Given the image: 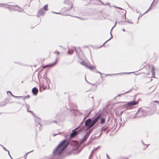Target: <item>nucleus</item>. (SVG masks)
Returning a JSON list of instances; mask_svg holds the SVG:
<instances>
[{
    "label": "nucleus",
    "mask_w": 159,
    "mask_h": 159,
    "mask_svg": "<svg viewBox=\"0 0 159 159\" xmlns=\"http://www.w3.org/2000/svg\"><path fill=\"white\" fill-rule=\"evenodd\" d=\"M66 139L62 141L56 148L55 150L53 151L54 155L60 154L61 153L64 149L67 146V144H65Z\"/></svg>",
    "instance_id": "obj_1"
},
{
    "label": "nucleus",
    "mask_w": 159,
    "mask_h": 159,
    "mask_svg": "<svg viewBox=\"0 0 159 159\" xmlns=\"http://www.w3.org/2000/svg\"><path fill=\"white\" fill-rule=\"evenodd\" d=\"M139 103L138 101H135L134 100L127 102L126 104L125 105V107L128 108L132 106L136 105Z\"/></svg>",
    "instance_id": "obj_2"
},
{
    "label": "nucleus",
    "mask_w": 159,
    "mask_h": 159,
    "mask_svg": "<svg viewBox=\"0 0 159 159\" xmlns=\"http://www.w3.org/2000/svg\"><path fill=\"white\" fill-rule=\"evenodd\" d=\"M93 121H92L90 119H88L85 122V126L88 127V129H89L91 128L93 125Z\"/></svg>",
    "instance_id": "obj_3"
},
{
    "label": "nucleus",
    "mask_w": 159,
    "mask_h": 159,
    "mask_svg": "<svg viewBox=\"0 0 159 159\" xmlns=\"http://www.w3.org/2000/svg\"><path fill=\"white\" fill-rule=\"evenodd\" d=\"M79 128V127H78L77 128H76L75 130H73L72 131V133L70 134V137L73 138L75 137V136H76L77 134L78 133V132L77 131H76V130H77L78 128Z\"/></svg>",
    "instance_id": "obj_4"
},
{
    "label": "nucleus",
    "mask_w": 159,
    "mask_h": 159,
    "mask_svg": "<svg viewBox=\"0 0 159 159\" xmlns=\"http://www.w3.org/2000/svg\"><path fill=\"white\" fill-rule=\"evenodd\" d=\"M45 13V11H44L43 8H41L38 11V15H37V16L39 17V16H43Z\"/></svg>",
    "instance_id": "obj_5"
},
{
    "label": "nucleus",
    "mask_w": 159,
    "mask_h": 159,
    "mask_svg": "<svg viewBox=\"0 0 159 159\" xmlns=\"http://www.w3.org/2000/svg\"><path fill=\"white\" fill-rule=\"evenodd\" d=\"M101 116V115H99L95 118V119L93 121V125H94L98 121L100 118V117Z\"/></svg>",
    "instance_id": "obj_6"
},
{
    "label": "nucleus",
    "mask_w": 159,
    "mask_h": 159,
    "mask_svg": "<svg viewBox=\"0 0 159 159\" xmlns=\"http://www.w3.org/2000/svg\"><path fill=\"white\" fill-rule=\"evenodd\" d=\"M0 7H4L6 8L9 9H10V7H9V6H11V5H10L9 4H2V3H0Z\"/></svg>",
    "instance_id": "obj_7"
},
{
    "label": "nucleus",
    "mask_w": 159,
    "mask_h": 159,
    "mask_svg": "<svg viewBox=\"0 0 159 159\" xmlns=\"http://www.w3.org/2000/svg\"><path fill=\"white\" fill-rule=\"evenodd\" d=\"M75 50L77 53H80L82 52L80 47H75Z\"/></svg>",
    "instance_id": "obj_8"
},
{
    "label": "nucleus",
    "mask_w": 159,
    "mask_h": 159,
    "mask_svg": "<svg viewBox=\"0 0 159 159\" xmlns=\"http://www.w3.org/2000/svg\"><path fill=\"white\" fill-rule=\"evenodd\" d=\"M32 92L34 95H36L38 92V90L36 87H34L32 89Z\"/></svg>",
    "instance_id": "obj_9"
},
{
    "label": "nucleus",
    "mask_w": 159,
    "mask_h": 159,
    "mask_svg": "<svg viewBox=\"0 0 159 159\" xmlns=\"http://www.w3.org/2000/svg\"><path fill=\"white\" fill-rule=\"evenodd\" d=\"M155 1V0H154L153 1V2H152V4H151V5H150V7L149 8V9L145 12H144L143 14L141 16H142L144 14H145L146 13H147V12H148L152 8V3L154 2Z\"/></svg>",
    "instance_id": "obj_10"
},
{
    "label": "nucleus",
    "mask_w": 159,
    "mask_h": 159,
    "mask_svg": "<svg viewBox=\"0 0 159 159\" xmlns=\"http://www.w3.org/2000/svg\"><path fill=\"white\" fill-rule=\"evenodd\" d=\"M87 68H89L91 70H93L96 69V68L94 66H88V67H87Z\"/></svg>",
    "instance_id": "obj_11"
},
{
    "label": "nucleus",
    "mask_w": 159,
    "mask_h": 159,
    "mask_svg": "<svg viewBox=\"0 0 159 159\" xmlns=\"http://www.w3.org/2000/svg\"><path fill=\"white\" fill-rule=\"evenodd\" d=\"M57 61H58L57 59L55 61V62L54 63L49 64L48 65L45 66L44 67H43V68H45V67H46L48 66H54L56 64L57 62Z\"/></svg>",
    "instance_id": "obj_12"
},
{
    "label": "nucleus",
    "mask_w": 159,
    "mask_h": 159,
    "mask_svg": "<svg viewBox=\"0 0 159 159\" xmlns=\"http://www.w3.org/2000/svg\"><path fill=\"white\" fill-rule=\"evenodd\" d=\"M30 98V96L29 95H28L25 96H20V98L23 99L25 100V99L29 98Z\"/></svg>",
    "instance_id": "obj_13"
},
{
    "label": "nucleus",
    "mask_w": 159,
    "mask_h": 159,
    "mask_svg": "<svg viewBox=\"0 0 159 159\" xmlns=\"http://www.w3.org/2000/svg\"><path fill=\"white\" fill-rule=\"evenodd\" d=\"M48 5H45L42 8H43V9L44 10L47 11L48 10Z\"/></svg>",
    "instance_id": "obj_14"
},
{
    "label": "nucleus",
    "mask_w": 159,
    "mask_h": 159,
    "mask_svg": "<svg viewBox=\"0 0 159 159\" xmlns=\"http://www.w3.org/2000/svg\"><path fill=\"white\" fill-rule=\"evenodd\" d=\"M80 64L82 65L85 66L86 68L88 67V65L84 61L80 62Z\"/></svg>",
    "instance_id": "obj_15"
},
{
    "label": "nucleus",
    "mask_w": 159,
    "mask_h": 159,
    "mask_svg": "<svg viewBox=\"0 0 159 159\" xmlns=\"http://www.w3.org/2000/svg\"><path fill=\"white\" fill-rule=\"evenodd\" d=\"M101 123H102L105 122V120L104 118H103L102 117L101 118Z\"/></svg>",
    "instance_id": "obj_16"
},
{
    "label": "nucleus",
    "mask_w": 159,
    "mask_h": 159,
    "mask_svg": "<svg viewBox=\"0 0 159 159\" xmlns=\"http://www.w3.org/2000/svg\"><path fill=\"white\" fill-rule=\"evenodd\" d=\"M73 50H69L68 51V53L69 54H71L73 53Z\"/></svg>",
    "instance_id": "obj_17"
},
{
    "label": "nucleus",
    "mask_w": 159,
    "mask_h": 159,
    "mask_svg": "<svg viewBox=\"0 0 159 159\" xmlns=\"http://www.w3.org/2000/svg\"><path fill=\"white\" fill-rule=\"evenodd\" d=\"M8 92L10 93H11V96H12V97H14V98H20V96H14V95H13L10 92V91H8Z\"/></svg>",
    "instance_id": "obj_18"
},
{
    "label": "nucleus",
    "mask_w": 159,
    "mask_h": 159,
    "mask_svg": "<svg viewBox=\"0 0 159 159\" xmlns=\"http://www.w3.org/2000/svg\"><path fill=\"white\" fill-rule=\"evenodd\" d=\"M123 11H122V12L124 13L125 19H126L125 13L126 12V10L123 9H122Z\"/></svg>",
    "instance_id": "obj_19"
},
{
    "label": "nucleus",
    "mask_w": 159,
    "mask_h": 159,
    "mask_svg": "<svg viewBox=\"0 0 159 159\" xmlns=\"http://www.w3.org/2000/svg\"><path fill=\"white\" fill-rule=\"evenodd\" d=\"M152 73H154V67L153 66H152Z\"/></svg>",
    "instance_id": "obj_20"
},
{
    "label": "nucleus",
    "mask_w": 159,
    "mask_h": 159,
    "mask_svg": "<svg viewBox=\"0 0 159 159\" xmlns=\"http://www.w3.org/2000/svg\"><path fill=\"white\" fill-rule=\"evenodd\" d=\"M113 7L116 8H118V9H121V10H122L123 9L121 8H120V7H117V6H113Z\"/></svg>",
    "instance_id": "obj_21"
},
{
    "label": "nucleus",
    "mask_w": 159,
    "mask_h": 159,
    "mask_svg": "<svg viewBox=\"0 0 159 159\" xmlns=\"http://www.w3.org/2000/svg\"><path fill=\"white\" fill-rule=\"evenodd\" d=\"M100 4L103 5H105V4L104 3L102 2L101 1L100 2Z\"/></svg>",
    "instance_id": "obj_22"
},
{
    "label": "nucleus",
    "mask_w": 159,
    "mask_h": 159,
    "mask_svg": "<svg viewBox=\"0 0 159 159\" xmlns=\"http://www.w3.org/2000/svg\"><path fill=\"white\" fill-rule=\"evenodd\" d=\"M69 2V0H65L64 1V3H68V2Z\"/></svg>",
    "instance_id": "obj_23"
},
{
    "label": "nucleus",
    "mask_w": 159,
    "mask_h": 159,
    "mask_svg": "<svg viewBox=\"0 0 159 159\" xmlns=\"http://www.w3.org/2000/svg\"><path fill=\"white\" fill-rule=\"evenodd\" d=\"M125 22H128V23H129V24H133V22H131L130 21H127V20H125Z\"/></svg>",
    "instance_id": "obj_24"
},
{
    "label": "nucleus",
    "mask_w": 159,
    "mask_h": 159,
    "mask_svg": "<svg viewBox=\"0 0 159 159\" xmlns=\"http://www.w3.org/2000/svg\"><path fill=\"white\" fill-rule=\"evenodd\" d=\"M73 5L72 4L70 6V7L69 9H67L66 10H70L72 7Z\"/></svg>",
    "instance_id": "obj_25"
},
{
    "label": "nucleus",
    "mask_w": 159,
    "mask_h": 159,
    "mask_svg": "<svg viewBox=\"0 0 159 159\" xmlns=\"http://www.w3.org/2000/svg\"><path fill=\"white\" fill-rule=\"evenodd\" d=\"M75 17H76V18H80L81 20H85V19L84 18H80L78 16H74Z\"/></svg>",
    "instance_id": "obj_26"
},
{
    "label": "nucleus",
    "mask_w": 159,
    "mask_h": 159,
    "mask_svg": "<svg viewBox=\"0 0 159 159\" xmlns=\"http://www.w3.org/2000/svg\"><path fill=\"white\" fill-rule=\"evenodd\" d=\"M116 23H117V22H116L115 23V25L112 27V28L111 29V30H112V29H113V28H114L116 25Z\"/></svg>",
    "instance_id": "obj_27"
},
{
    "label": "nucleus",
    "mask_w": 159,
    "mask_h": 159,
    "mask_svg": "<svg viewBox=\"0 0 159 159\" xmlns=\"http://www.w3.org/2000/svg\"><path fill=\"white\" fill-rule=\"evenodd\" d=\"M109 4L108 2H107L105 4V5H109V6L111 7L109 5Z\"/></svg>",
    "instance_id": "obj_28"
},
{
    "label": "nucleus",
    "mask_w": 159,
    "mask_h": 159,
    "mask_svg": "<svg viewBox=\"0 0 159 159\" xmlns=\"http://www.w3.org/2000/svg\"><path fill=\"white\" fill-rule=\"evenodd\" d=\"M12 9H13V10H16V11H17L19 12H20V11L19 10H18V9H14V8H12Z\"/></svg>",
    "instance_id": "obj_29"
},
{
    "label": "nucleus",
    "mask_w": 159,
    "mask_h": 159,
    "mask_svg": "<svg viewBox=\"0 0 159 159\" xmlns=\"http://www.w3.org/2000/svg\"><path fill=\"white\" fill-rule=\"evenodd\" d=\"M86 140V139H85V137H84V139H83L82 141L83 142H84V141H85Z\"/></svg>",
    "instance_id": "obj_30"
},
{
    "label": "nucleus",
    "mask_w": 159,
    "mask_h": 159,
    "mask_svg": "<svg viewBox=\"0 0 159 159\" xmlns=\"http://www.w3.org/2000/svg\"><path fill=\"white\" fill-rule=\"evenodd\" d=\"M14 6L15 7H19V8H20V7L17 5H16L15 6Z\"/></svg>",
    "instance_id": "obj_31"
},
{
    "label": "nucleus",
    "mask_w": 159,
    "mask_h": 159,
    "mask_svg": "<svg viewBox=\"0 0 159 159\" xmlns=\"http://www.w3.org/2000/svg\"><path fill=\"white\" fill-rule=\"evenodd\" d=\"M56 14H61V13H60V12H56Z\"/></svg>",
    "instance_id": "obj_32"
},
{
    "label": "nucleus",
    "mask_w": 159,
    "mask_h": 159,
    "mask_svg": "<svg viewBox=\"0 0 159 159\" xmlns=\"http://www.w3.org/2000/svg\"><path fill=\"white\" fill-rule=\"evenodd\" d=\"M152 75L153 76H154L155 75V73L154 72V73H152Z\"/></svg>",
    "instance_id": "obj_33"
},
{
    "label": "nucleus",
    "mask_w": 159,
    "mask_h": 159,
    "mask_svg": "<svg viewBox=\"0 0 159 159\" xmlns=\"http://www.w3.org/2000/svg\"><path fill=\"white\" fill-rule=\"evenodd\" d=\"M52 13H55V14H56V12H54V11H52Z\"/></svg>",
    "instance_id": "obj_34"
},
{
    "label": "nucleus",
    "mask_w": 159,
    "mask_h": 159,
    "mask_svg": "<svg viewBox=\"0 0 159 159\" xmlns=\"http://www.w3.org/2000/svg\"><path fill=\"white\" fill-rule=\"evenodd\" d=\"M33 151V150H32V151H30V152H28L27 153H26V154H28L29 153H30V152H32Z\"/></svg>",
    "instance_id": "obj_35"
},
{
    "label": "nucleus",
    "mask_w": 159,
    "mask_h": 159,
    "mask_svg": "<svg viewBox=\"0 0 159 159\" xmlns=\"http://www.w3.org/2000/svg\"><path fill=\"white\" fill-rule=\"evenodd\" d=\"M98 2H100L101 1L100 0H97Z\"/></svg>",
    "instance_id": "obj_36"
},
{
    "label": "nucleus",
    "mask_w": 159,
    "mask_h": 159,
    "mask_svg": "<svg viewBox=\"0 0 159 159\" xmlns=\"http://www.w3.org/2000/svg\"><path fill=\"white\" fill-rule=\"evenodd\" d=\"M97 72L99 73L100 74H102L100 72L98 71Z\"/></svg>",
    "instance_id": "obj_37"
},
{
    "label": "nucleus",
    "mask_w": 159,
    "mask_h": 159,
    "mask_svg": "<svg viewBox=\"0 0 159 159\" xmlns=\"http://www.w3.org/2000/svg\"><path fill=\"white\" fill-rule=\"evenodd\" d=\"M28 112H31V113H32V112L31 111H29L28 110Z\"/></svg>",
    "instance_id": "obj_38"
},
{
    "label": "nucleus",
    "mask_w": 159,
    "mask_h": 159,
    "mask_svg": "<svg viewBox=\"0 0 159 159\" xmlns=\"http://www.w3.org/2000/svg\"><path fill=\"white\" fill-rule=\"evenodd\" d=\"M98 147H97V148L96 149H94V150H93V151H94L95 150H96V149Z\"/></svg>",
    "instance_id": "obj_39"
},
{
    "label": "nucleus",
    "mask_w": 159,
    "mask_h": 159,
    "mask_svg": "<svg viewBox=\"0 0 159 159\" xmlns=\"http://www.w3.org/2000/svg\"><path fill=\"white\" fill-rule=\"evenodd\" d=\"M108 41V40H107V41H106V42H105V43H104L103 45L104 44V43H106V42H107V41Z\"/></svg>",
    "instance_id": "obj_40"
},
{
    "label": "nucleus",
    "mask_w": 159,
    "mask_h": 159,
    "mask_svg": "<svg viewBox=\"0 0 159 159\" xmlns=\"http://www.w3.org/2000/svg\"><path fill=\"white\" fill-rule=\"evenodd\" d=\"M107 157H108L109 159H110L109 157L108 156V155H107Z\"/></svg>",
    "instance_id": "obj_41"
},
{
    "label": "nucleus",
    "mask_w": 159,
    "mask_h": 159,
    "mask_svg": "<svg viewBox=\"0 0 159 159\" xmlns=\"http://www.w3.org/2000/svg\"><path fill=\"white\" fill-rule=\"evenodd\" d=\"M123 31H125V30L124 29H123L122 30Z\"/></svg>",
    "instance_id": "obj_42"
},
{
    "label": "nucleus",
    "mask_w": 159,
    "mask_h": 159,
    "mask_svg": "<svg viewBox=\"0 0 159 159\" xmlns=\"http://www.w3.org/2000/svg\"><path fill=\"white\" fill-rule=\"evenodd\" d=\"M111 38H110L108 40H110Z\"/></svg>",
    "instance_id": "obj_43"
},
{
    "label": "nucleus",
    "mask_w": 159,
    "mask_h": 159,
    "mask_svg": "<svg viewBox=\"0 0 159 159\" xmlns=\"http://www.w3.org/2000/svg\"><path fill=\"white\" fill-rule=\"evenodd\" d=\"M4 148L5 150H6V149L5 148Z\"/></svg>",
    "instance_id": "obj_44"
},
{
    "label": "nucleus",
    "mask_w": 159,
    "mask_h": 159,
    "mask_svg": "<svg viewBox=\"0 0 159 159\" xmlns=\"http://www.w3.org/2000/svg\"><path fill=\"white\" fill-rule=\"evenodd\" d=\"M125 159H129L128 158H125Z\"/></svg>",
    "instance_id": "obj_45"
},
{
    "label": "nucleus",
    "mask_w": 159,
    "mask_h": 159,
    "mask_svg": "<svg viewBox=\"0 0 159 159\" xmlns=\"http://www.w3.org/2000/svg\"><path fill=\"white\" fill-rule=\"evenodd\" d=\"M136 12H137V13H138V12H138V11H136Z\"/></svg>",
    "instance_id": "obj_46"
},
{
    "label": "nucleus",
    "mask_w": 159,
    "mask_h": 159,
    "mask_svg": "<svg viewBox=\"0 0 159 159\" xmlns=\"http://www.w3.org/2000/svg\"><path fill=\"white\" fill-rule=\"evenodd\" d=\"M57 53H58V54H59V52H57Z\"/></svg>",
    "instance_id": "obj_47"
}]
</instances>
